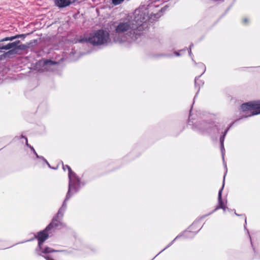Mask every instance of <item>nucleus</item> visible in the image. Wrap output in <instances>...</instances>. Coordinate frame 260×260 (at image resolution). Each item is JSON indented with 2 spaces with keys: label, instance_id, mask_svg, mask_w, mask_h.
Wrapping results in <instances>:
<instances>
[{
  "label": "nucleus",
  "instance_id": "f257e3e1",
  "mask_svg": "<svg viewBox=\"0 0 260 260\" xmlns=\"http://www.w3.org/2000/svg\"><path fill=\"white\" fill-rule=\"evenodd\" d=\"M148 16L140 9L135 11L133 16L121 19L114 24V41L116 43L131 42L138 39L142 34Z\"/></svg>",
  "mask_w": 260,
  "mask_h": 260
},
{
  "label": "nucleus",
  "instance_id": "f03ea898",
  "mask_svg": "<svg viewBox=\"0 0 260 260\" xmlns=\"http://www.w3.org/2000/svg\"><path fill=\"white\" fill-rule=\"evenodd\" d=\"M66 208V206L63 207V205L58 211L56 216H55L52 222L44 229L37 233L36 238L38 241V247L39 249L43 253H49L54 251L49 247L43 248L42 245L44 241L49 237L51 236L54 232L56 229L60 226L62 223L60 221L61 218L63 215V212Z\"/></svg>",
  "mask_w": 260,
  "mask_h": 260
},
{
  "label": "nucleus",
  "instance_id": "7ed1b4c3",
  "mask_svg": "<svg viewBox=\"0 0 260 260\" xmlns=\"http://www.w3.org/2000/svg\"><path fill=\"white\" fill-rule=\"evenodd\" d=\"M63 169L64 171H66V169L68 170V176L69 178L68 191L67 194L66 198L62 204L63 207L64 206H67V201H68L73 194L78 191L80 187V182L79 179L76 175V174L73 172H72L71 168L69 166L63 165Z\"/></svg>",
  "mask_w": 260,
  "mask_h": 260
},
{
  "label": "nucleus",
  "instance_id": "20e7f679",
  "mask_svg": "<svg viewBox=\"0 0 260 260\" xmlns=\"http://www.w3.org/2000/svg\"><path fill=\"white\" fill-rule=\"evenodd\" d=\"M109 34L104 30H99L90 35L87 38L79 40L80 42H89L93 45H106L110 42Z\"/></svg>",
  "mask_w": 260,
  "mask_h": 260
},
{
  "label": "nucleus",
  "instance_id": "39448f33",
  "mask_svg": "<svg viewBox=\"0 0 260 260\" xmlns=\"http://www.w3.org/2000/svg\"><path fill=\"white\" fill-rule=\"evenodd\" d=\"M240 109L241 112L245 113L242 117H248L260 114V101H252L243 104Z\"/></svg>",
  "mask_w": 260,
  "mask_h": 260
},
{
  "label": "nucleus",
  "instance_id": "423d86ee",
  "mask_svg": "<svg viewBox=\"0 0 260 260\" xmlns=\"http://www.w3.org/2000/svg\"><path fill=\"white\" fill-rule=\"evenodd\" d=\"M56 64V62L51 60H42L39 61L35 67V70L44 72L48 70H52L54 66Z\"/></svg>",
  "mask_w": 260,
  "mask_h": 260
},
{
  "label": "nucleus",
  "instance_id": "0eeeda50",
  "mask_svg": "<svg viewBox=\"0 0 260 260\" xmlns=\"http://www.w3.org/2000/svg\"><path fill=\"white\" fill-rule=\"evenodd\" d=\"M225 176V174L224 176L222 186L218 192V202L219 205L214 209V210L212 212L215 211L216 210H217L219 209H223L224 212H225L226 210H230L229 209L228 207H226L225 204H224V202L222 201V198H221L222 191L223 190V187L224 185Z\"/></svg>",
  "mask_w": 260,
  "mask_h": 260
},
{
  "label": "nucleus",
  "instance_id": "6e6552de",
  "mask_svg": "<svg viewBox=\"0 0 260 260\" xmlns=\"http://www.w3.org/2000/svg\"><path fill=\"white\" fill-rule=\"evenodd\" d=\"M197 224V222L193 223L189 228V230L185 232L184 234H185L186 237L189 238L192 237L198 233V232L201 229V228L199 226L198 228H196Z\"/></svg>",
  "mask_w": 260,
  "mask_h": 260
},
{
  "label": "nucleus",
  "instance_id": "1a4fd4ad",
  "mask_svg": "<svg viewBox=\"0 0 260 260\" xmlns=\"http://www.w3.org/2000/svg\"><path fill=\"white\" fill-rule=\"evenodd\" d=\"M78 0H54L55 5L59 8H64L76 2Z\"/></svg>",
  "mask_w": 260,
  "mask_h": 260
},
{
  "label": "nucleus",
  "instance_id": "9d476101",
  "mask_svg": "<svg viewBox=\"0 0 260 260\" xmlns=\"http://www.w3.org/2000/svg\"><path fill=\"white\" fill-rule=\"evenodd\" d=\"M19 41H16L13 43H9L5 46H0V49L2 50H9L12 48H18L21 49L20 46H17Z\"/></svg>",
  "mask_w": 260,
  "mask_h": 260
},
{
  "label": "nucleus",
  "instance_id": "9b49d317",
  "mask_svg": "<svg viewBox=\"0 0 260 260\" xmlns=\"http://www.w3.org/2000/svg\"><path fill=\"white\" fill-rule=\"evenodd\" d=\"M233 124H232L224 132V134L223 135V136L222 137H220V147H221V152H222V157H223V159L224 158V157H223V151H224V146H223V142H224V138H225V136L228 132V131H229V129H230V127L232 126Z\"/></svg>",
  "mask_w": 260,
  "mask_h": 260
},
{
  "label": "nucleus",
  "instance_id": "f8f14e48",
  "mask_svg": "<svg viewBox=\"0 0 260 260\" xmlns=\"http://www.w3.org/2000/svg\"><path fill=\"white\" fill-rule=\"evenodd\" d=\"M24 35H16L15 36L11 37H6L1 40V42L3 41H12L15 39L20 38V37H24Z\"/></svg>",
  "mask_w": 260,
  "mask_h": 260
},
{
  "label": "nucleus",
  "instance_id": "ddd939ff",
  "mask_svg": "<svg viewBox=\"0 0 260 260\" xmlns=\"http://www.w3.org/2000/svg\"><path fill=\"white\" fill-rule=\"evenodd\" d=\"M198 67L201 70L202 73L201 75H203L206 71V67L204 64L203 63H198Z\"/></svg>",
  "mask_w": 260,
  "mask_h": 260
},
{
  "label": "nucleus",
  "instance_id": "4468645a",
  "mask_svg": "<svg viewBox=\"0 0 260 260\" xmlns=\"http://www.w3.org/2000/svg\"><path fill=\"white\" fill-rule=\"evenodd\" d=\"M124 0H112V4L115 5H118L121 4Z\"/></svg>",
  "mask_w": 260,
  "mask_h": 260
},
{
  "label": "nucleus",
  "instance_id": "2eb2a0df",
  "mask_svg": "<svg viewBox=\"0 0 260 260\" xmlns=\"http://www.w3.org/2000/svg\"><path fill=\"white\" fill-rule=\"evenodd\" d=\"M34 153H35L36 154L37 158H41L42 160V161L45 162L50 167V165L48 164V162H47V161L44 157H39V155H38V154L35 151L34 149Z\"/></svg>",
  "mask_w": 260,
  "mask_h": 260
},
{
  "label": "nucleus",
  "instance_id": "dca6fc26",
  "mask_svg": "<svg viewBox=\"0 0 260 260\" xmlns=\"http://www.w3.org/2000/svg\"><path fill=\"white\" fill-rule=\"evenodd\" d=\"M178 237L177 236L173 241H172L169 244H168V245L163 250H162L159 253H160V252H161L162 251H163L164 250H165L166 249H167V248L169 247L171 245H172V244H173V242L178 238Z\"/></svg>",
  "mask_w": 260,
  "mask_h": 260
},
{
  "label": "nucleus",
  "instance_id": "f3484780",
  "mask_svg": "<svg viewBox=\"0 0 260 260\" xmlns=\"http://www.w3.org/2000/svg\"><path fill=\"white\" fill-rule=\"evenodd\" d=\"M21 139L22 140V142H23V141H25V142L26 143V144L28 145L27 144V140L26 138H25L24 137H22Z\"/></svg>",
  "mask_w": 260,
  "mask_h": 260
},
{
  "label": "nucleus",
  "instance_id": "a211bd4d",
  "mask_svg": "<svg viewBox=\"0 0 260 260\" xmlns=\"http://www.w3.org/2000/svg\"><path fill=\"white\" fill-rule=\"evenodd\" d=\"M200 77V76L199 77H198V78H195V80H194V82H195V85L197 86V84H198V82H197V80H198L199 78Z\"/></svg>",
  "mask_w": 260,
  "mask_h": 260
},
{
  "label": "nucleus",
  "instance_id": "6ab92c4d",
  "mask_svg": "<svg viewBox=\"0 0 260 260\" xmlns=\"http://www.w3.org/2000/svg\"><path fill=\"white\" fill-rule=\"evenodd\" d=\"M248 21H249V20H248V18H244V19H243V22H244V23H246L247 22H248Z\"/></svg>",
  "mask_w": 260,
  "mask_h": 260
},
{
  "label": "nucleus",
  "instance_id": "aec40b11",
  "mask_svg": "<svg viewBox=\"0 0 260 260\" xmlns=\"http://www.w3.org/2000/svg\"><path fill=\"white\" fill-rule=\"evenodd\" d=\"M191 46H192V45H190V48H189V50L188 51L189 55L190 56L191 55Z\"/></svg>",
  "mask_w": 260,
  "mask_h": 260
},
{
  "label": "nucleus",
  "instance_id": "412c9836",
  "mask_svg": "<svg viewBox=\"0 0 260 260\" xmlns=\"http://www.w3.org/2000/svg\"><path fill=\"white\" fill-rule=\"evenodd\" d=\"M175 54L176 56H179V55H180L179 53H178V52H175Z\"/></svg>",
  "mask_w": 260,
  "mask_h": 260
},
{
  "label": "nucleus",
  "instance_id": "4be33fe9",
  "mask_svg": "<svg viewBox=\"0 0 260 260\" xmlns=\"http://www.w3.org/2000/svg\"><path fill=\"white\" fill-rule=\"evenodd\" d=\"M225 169H226V171H225V174L227 173V167H226V166L225 165Z\"/></svg>",
  "mask_w": 260,
  "mask_h": 260
},
{
  "label": "nucleus",
  "instance_id": "5701e85b",
  "mask_svg": "<svg viewBox=\"0 0 260 260\" xmlns=\"http://www.w3.org/2000/svg\"><path fill=\"white\" fill-rule=\"evenodd\" d=\"M203 84V83L202 81H200V83H199V84Z\"/></svg>",
  "mask_w": 260,
  "mask_h": 260
},
{
  "label": "nucleus",
  "instance_id": "b1692460",
  "mask_svg": "<svg viewBox=\"0 0 260 260\" xmlns=\"http://www.w3.org/2000/svg\"><path fill=\"white\" fill-rule=\"evenodd\" d=\"M235 215H237V216H238V215H238V214H237L236 212H235Z\"/></svg>",
  "mask_w": 260,
  "mask_h": 260
}]
</instances>
